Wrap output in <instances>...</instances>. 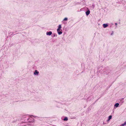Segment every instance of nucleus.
<instances>
[{
    "mask_svg": "<svg viewBox=\"0 0 126 126\" xmlns=\"http://www.w3.org/2000/svg\"><path fill=\"white\" fill-rule=\"evenodd\" d=\"M54 36H55V34H54Z\"/></svg>",
    "mask_w": 126,
    "mask_h": 126,
    "instance_id": "obj_12",
    "label": "nucleus"
},
{
    "mask_svg": "<svg viewBox=\"0 0 126 126\" xmlns=\"http://www.w3.org/2000/svg\"><path fill=\"white\" fill-rule=\"evenodd\" d=\"M112 116L111 115L108 118V119L107 120V121H109L110 119H111Z\"/></svg>",
    "mask_w": 126,
    "mask_h": 126,
    "instance_id": "obj_4",
    "label": "nucleus"
},
{
    "mask_svg": "<svg viewBox=\"0 0 126 126\" xmlns=\"http://www.w3.org/2000/svg\"><path fill=\"white\" fill-rule=\"evenodd\" d=\"M67 20V18H65L63 20L66 21V20Z\"/></svg>",
    "mask_w": 126,
    "mask_h": 126,
    "instance_id": "obj_10",
    "label": "nucleus"
},
{
    "mask_svg": "<svg viewBox=\"0 0 126 126\" xmlns=\"http://www.w3.org/2000/svg\"><path fill=\"white\" fill-rule=\"evenodd\" d=\"M61 25H59V26L58 28L57 29V31L59 34H61L62 33V30L61 29Z\"/></svg>",
    "mask_w": 126,
    "mask_h": 126,
    "instance_id": "obj_1",
    "label": "nucleus"
},
{
    "mask_svg": "<svg viewBox=\"0 0 126 126\" xmlns=\"http://www.w3.org/2000/svg\"><path fill=\"white\" fill-rule=\"evenodd\" d=\"M68 120V118H67V117H65L63 119V120L64 121H67Z\"/></svg>",
    "mask_w": 126,
    "mask_h": 126,
    "instance_id": "obj_8",
    "label": "nucleus"
},
{
    "mask_svg": "<svg viewBox=\"0 0 126 126\" xmlns=\"http://www.w3.org/2000/svg\"><path fill=\"white\" fill-rule=\"evenodd\" d=\"M126 124V121L123 124L121 125V126H124Z\"/></svg>",
    "mask_w": 126,
    "mask_h": 126,
    "instance_id": "obj_9",
    "label": "nucleus"
},
{
    "mask_svg": "<svg viewBox=\"0 0 126 126\" xmlns=\"http://www.w3.org/2000/svg\"><path fill=\"white\" fill-rule=\"evenodd\" d=\"M39 73V72L37 71V70H35L34 73V74L35 75H37Z\"/></svg>",
    "mask_w": 126,
    "mask_h": 126,
    "instance_id": "obj_3",
    "label": "nucleus"
},
{
    "mask_svg": "<svg viewBox=\"0 0 126 126\" xmlns=\"http://www.w3.org/2000/svg\"><path fill=\"white\" fill-rule=\"evenodd\" d=\"M52 32H47L46 34L47 35H50L51 34Z\"/></svg>",
    "mask_w": 126,
    "mask_h": 126,
    "instance_id": "obj_2",
    "label": "nucleus"
},
{
    "mask_svg": "<svg viewBox=\"0 0 126 126\" xmlns=\"http://www.w3.org/2000/svg\"><path fill=\"white\" fill-rule=\"evenodd\" d=\"M90 11L89 10H88L86 12V14L87 16H88L90 14Z\"/></svg>",
    "mask_w": 126,
    "mask_h": 126,
    "instance_id": "obj_5",
    "label": "nucleus"
},
{
    "mask_svg": "<svg viewBox=\"0 0 126 126\" xmlns=\"http://www.w3.org/2000/svg\"><path fill=\"white\" fill-rule=\"evenodd\" d=\"M103 27L104 28H105L108 26V25L107 24H103Z\"/></svg>",
    "mask_w": 126,
    "mask_h": 126,
    "instance_id": "obj_6",
    "label": "nucleus"
},
{
    "mask_svg": "<svg viewBox=\"0 0 126 126\" xmlns=\"http://www.w3.org/2000/svg\"><path fill=\"white\" fill-rule=\"evenodd\" d=\"M115 24V25H117V23H116Z\"/></svg>",
    "mask_w": 126,
    "mask_h": 126,
    "instance_id": "obj_11",
    "label": "nucleus"
},
{
    "mask_svg": "<svg viewBox=\"0 0 126 126\" xmlns=\"http://www.w3.org/2000/svg\"><path fill=\"white\" fill-rule=\"evenodd\" d=\"M119 105V104L118 103H117L115 104L114 106L116 107H117Z\"/></svg>",
    "mask_w": 126,
    "mask_h": 126,
    "instance_id": "obj_7",
    "label": "nucleus"
}]
</instances>
